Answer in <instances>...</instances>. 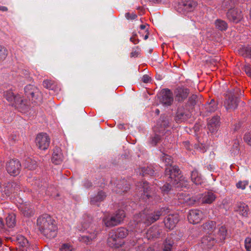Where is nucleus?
Segmentation results:
<instances>
[{"label":"nucleus","mask_w":251,"mask_h":251,"mask_svg":"<svg viewBox=\"0 0 251 251\" xmlns=\"http://www.w3.org/2000/svg\"><path fill=\"white\" fill-rule=\"evenodd\" d=\"M169 211L168 208L164 207L154 212L145 210L136 215L132 225L134 227V231L128 234L127 241L129 244L131 246H134L141 239L140 234L142 230L158 220L161 216L164 215Z\"/></svg>","instance_id":"f257e3e1"},{"label":"nucleus","mask_w":251,"mask_h":251,"mask_svg":"<svg viewBox=\"0 0 251 251\" xmlns=\"http://www.w3.org/2000/svg\"><path fill=\"white\" fill-rule=\"evenodd\" d=\"M37 224L41 232L47 238L52 239L57 235V227L55 221L49 215L39 217Z\"/></svg>","instance_id":"f03ea898"},{"label":"nucleus","mask_w":251,"mask_h":251,"mask_svg":"<svg viewBox=\"0 0 251 251\" xmlns=\"http://www.w3.org/2000/svg\"><path fill=\"white\" fill-rule=\"evenodd\" d=\"M84 234L79 237L80 242L87 245H89L92 242L95 241L100 233V230L98 229L97 226L90 221H84L82 223V228Z\"/></svg>","instance_id":"7ed1b4c3"},{"label":"nucleus","mask_w":251,"mask_h":251,"mask_svg":"<svg viewBox=\"0 0 251 251\" xmlns=\"http://www.w3.org/2000/svg\"><path fill=\"white\" fill-rule=\"evenodd\" d=\"M170 120L166 117H161L158 121L154 131L155 135L151 139V143L155 146L161 140V137L166 134H170L171 130L168 128L170 127Z\"/></svg>","instance_id":"20e7f679"},{"label":"nucleus","mask_w":251,"mask_h":251,"mask_svg":"<svg viewBox=\"0 0 251 251\" xmlns=\"http://www.w3.org/2000/svg\"><path fill=\"white\" fill-rule=\"evenodd\" d=\"M165 176H169V181L176 188L186 187L188 184L187 180L180 175V170L177 167H170L165 169Z\"/></svg>","instance_id":"39448f33"},{"label":"nucleus","mask_w":251,"mask_h":251,"mask_svg":"<svg viewBox=\"0 0 251 251\" xmlns=\"http://www.w3.org/2000/svg\"><path fill=\"white\" fill-rule=\"evenodd\" d=\"M125 217V211L119 210L114 213L105 215L102 218V222L105 226L111 227L120 224Z\"/></svg>","instance_id":"423d86ee"},{"label":"nucleus","mask_w":251,"mask_h":251,"mask_svg":"<svg viewBox=\"0 0 251 251\" xmlns=\"http://www.w3.org/2000/svg\"><path fill=\"white\" fill-rule=\"evenodd\" d=\"M160 102L164 106H171L174 102L173 92L169 89H163L159 93Z\"/></svg>","instance_id":"0eeeda50"},{"label":"nucleus","mask_w":251,"mask_h":251,"mask_svg":"<svg viewBox=\"0 0 251 251\" xmlns=\"http://www.w3.org/2000/svg\"><path fill=\"white\" fill-rule=\"evenodd\" d=\"M197 5V2L194 0H181L179 3L177 10L179 13L185 14L193 11Z\"/></svg>","instance_id":"6e6552de"},{"label":"nucleus","mask_w":251,"mask_h":251,"mask_svg":"<svg viewBox=\"0 0 251 251\" xmlns=\"http://www.w3.org/2000/svg\"><path fill=\"white\" fill-rule=\"evenodd\" d=\"M35 143L38 149L46 150L50 146V138L47 133H40L36 136Z\"/></svg>","instance_id":"1a4fd4ad"},{"label":"nucleus","mask_w":251,"mask_h":251,"mask_svg":"<svg viewBox=\"0 0 251 251\" xmlns=\"http://www.w3.org/2000/svg\"><path fill=\"white\" fill-rule=\"evenodd\" d=\"M21 165L20 161L16 159L9 160L6 164V170L11 176H16L19 174Z\"/></svg>","instance_id":"9d476101"},{"label":"nucleus","mask_w":251,"mask_h":251,"mask_svg":"<svg viewBox=\"0 0 251 251\" xmlns=\"http://www.w3.org/2000/svg\"><path fill=\"white\" fill-rule=\"evenodd\" d=\"M228 20L233 23H238L243 18V15L241 10L238 8L230 9L226 13Z\"/></svg>","instance_id":"9b49d317"},{"label":"nucleus","mask_w":251,"mask_h":251,"mask_svg":"<svg viewBox=\"0 0 251 251\" xmlns=\"http://www.w3.org/2000/svg\"><path fill=\"white\" fill-rule=\"evenodd\" d=\"M174 93L176 100L181 102L187 99L190 93V90L184 86H178L175 89Z\"/></svg>","instance_id":"f8f14e48"},{"label":"nucleus","mask_w":251,"mask_h":251,"mask_svg":"<svg viewBox=\"0 0 251 251\" xmlns=\"http://www.w3.org/2000/svg\"><path fill=\"white\" fill-rule=\"evenodd\" d=\"M203 218L202 212L198 209H192L190 210L188 215L189 222L193 224L199 223Z\"/></svg>","instance_id":"ddd939ff"},{"label":"nucleus","mask_w":251,"mask_h":251,"mask_svg":"<svg viewBox=\"0 0 251 251\" xmlns=\"http://www.w3.org/2000/svg\"><path fill=\"white\" fill-rule=\"evenodd\" d=\"M107 244L109 246L112 248H119L123 244V242L117 236L114 230L111 231L109 233L107 239Z\"/></svg>","instance_id":"4468645a"},{"label":"nucleus","mask_w":251,"mask_h":251,"mask_svg":"<svg viewBox=\"0 0 251 251\" xmlns=\"http://www.w3.org/2000/svg\"><path fill=\"white\" fill-rule=\"evenodd\" d=\"M239 102L238 99L230 94L226 95V99L225 101L224 105L227 110L235 109L238 106Z\"/></svg>","instance_id":"2eb2a0df"},{"label":"nucleus","mask_w":251,"mask_h":251,"mask_svg":"<svg viewBox=\"0 0 251 251\" xmlns=\"http://www.w3.org/2000/svg\"><path fill=\"white\" fill-rule=\"evenodd\" d=\"M178 221L177 214H170L165 218L164 223L166 228L172 229L175 227Z\"/></svg>","instance_id":"dca6fc26"},{"label":"nucleus","mask_w":251,"mask_h":251,"mask_svg":"<svg viewBox=\"0 0 251 251\" xmlns=\"http://www.w3.org/2000/svg\"><path fill=\"white\" fill-rule=\"evenodd\" d=\"M217 242L215 235L211 234L203 236L201 240L202 247L207 249L212 247Z\"/></svg>","instance_id":"f3484780"},{"label":"nucleus","mask_w":251,"mask_h":251,"mask_svg":"<svg viewBox=\"0 0 251 251\" xmlns=\"http://www.w3.org/2000/svg\"><path fill=\"white\" fill-rule=\"evenodd\" d=\"M220 117L218 116H214L208 121L207 128L209 131L212 133L217 131L220 126Z\"/></svg>","instance_id":"a211bd4d"},{"label":"nucleus","mask_w":251,"mask_h":251,"mask_svg":"<svg viewBox=\"0 0 251 251\" xmlns=\"http://www.w3.org/2000/svg\"><path fill=\"white\" fill-rule=\"evenodd\" d=\"M64 156L59 147H56L53 150L51 158L52 162L55 164H59L63 160Z\"/></svg>","instance_id":"6ab92c4d"},{"label":"nucleus","mask_w":251,"mask_h":251,"mask_svg":"<svg viewBox=\"0 0 251 251\" xmlns=\"http://www.w3.org/2000/svg\"><path fill=\"white\" fill-rule=\"evenodd\" d=\"M235 210L242 216L247 217L250 214V209L247 204L243 202L237 204Z\"/></svg>","instance_id":"aec40b11"},{"label":"nucleus","mask_w":251,"mask_h":251,"mask_svg":"<svg viewBox=\"0 0 251 251\" xmlns=\"http://www.w3.org/2000/svg\"><path fill=\"white\" fill-rule=\"evenodd\" d=\"M138 187L139 192L141 193L140 197L143 199H148L150 197L148 193L150 188L148 183L146 181L140 182Z\"/></svg>","instance_id":"412c9836"},{"label":"nucleus","mask_w":251,"mask_h":251,"mask_svg":"<svg viewBox=\"0 0 251 251\" xmlns=\"http://www.w3.org/2000/svg\"><path fill=\"white\" fill-rule=\"evenodd\" d=\"M129 189V185L125 179L120 180L116 183V187L114 191L117 193L126 192Z\"/></svg>","instance_id":"4be33fe9"},{"label":"nucleus","mask_w":251,"mask_h":251,"mask_svg":"<svg viewBox=\"0 0 251 251\" xmlns=\"http://www.w3.org/2000/svg\"><path fill=\"white\" fill-rule=\"evenodd\" d=\"M216 228V222L212 221H209L201 226V230L206 233L212 232Z\"/></svg>","instance_id":"5701e85b"},{"label":"nucleus","mask_w":251,"mask_h":251,"mask_svg":"<svg viewBox=\"0 0 251 251\" xmlns=\"http://www.w3.org/2000/svg\"><path fill=\"white\" fill-rule=\"evenodd\" d=\"M160 234L159 229L157 226H153L150 228L146 233V237L148 239L158 238Z\"/></svg>","instance_id":"b1692460"},{"label":"nucleus","mask_w":251,"mask_h":251,"mask_svg":"<svg viewBox=\"0 0 251 251\" xmlns=\"http://www.w3.org/2000/svg\"><path fill=\"white\" fill-rule=\"evenodd\" d=\"M105 197L106 195L104 192L100 191L97 196L91 198L90 203L91 205L99 206V203L102 201Z\"/></svg>","instance_id":"393cba45"},{"label":"nucleus","mask_w":251,"mask_h":251,"mask_svg":"<svg viewBox=\"0 0 251 251\" xmlns=\"http://www.w3.org/2000/svg\"><path fill=\"white\" fill-rule=\"evenodd\" d=\"M27 98L29 99V100L35 104H39L42 100V95L39 89L38 93H35L34 92H33L32 94L27 96Z\"/></svg>","instance_id":"a878e982"},{"label":"nucleus","mask_w":251,"mask_h":251,"mask_svg":"<svg viewBox=\"0 0 251 251\" xmlns=\"http://www.w3.org/2000/svg\"><path fill=\"white\" fill-rule=\"evenodd\" d=\"M190 117L188 112L183 111L181 109H178L176 115V119L177 122H181L186 120Z\"/></svg>","instance_id":"bb28decb"},{"label":"nucleus","mask_w":251,"mask_h":251,"mask_svg":"<svg viewBox=\"0 0 251 251\" xmlns=\"http://www.w3.org/2000/svg\"><path fill=\"white\" fill-rule=\"evenodd\" d=\"M227 236V230L224 226L219 227L217 232V237L216 239L218 242H223Z\"/></svg>","instance_id":"cd10ccee"},{"label":"nucleus","mask_w":251,"mask_h":251,"mask_svg":"<svg viewBox=\"0 0 251 251\" xmlns=\"http://www.w3.org/2000/svg\"><path fill=\"white\" fill-rule=\"evenodd\" d=\"M216 199L215 195L211 192L205 193L202 197L201 202L204 203H211Z\"/></svg>","instance_id":"c85d7f7f"},{"label":"nucleus","mask_w":251,"mask_h":251,"mask_svg":"<svg viewBox=\"0 0 251 251\" xmlns=\"http://www.w3.org/2000/svg\"><path fill=\"white\" fill-rule=\"evenodd\" d=\"M21 210L24 216L29 217L34 214L33 209L27 204H24L21 206Z\"/></svg>","instance_id":"c756f323"},{"label":"nucleus","mask_w":251,"mask_h":251,"mask_svg":"<svg viewBox=\"0 0 251 251\" xmlns=\"http://www.w3.org/2000/svg\"><path fill=\"white\" fill-rule=\"evenodd\" d=\"M15 215L14 213L9 214L5 218L6 224L10 228L13 227L16 225Z\"/></svg>","instance_id":"7c9ffc66"},{"label":"nucleus","mask_w":251,"mask_h":251,"mask_svg":"<svg viewBox=\"0 0 251 251\" xmlns=\"http://www.w3.org/2000/svg\"><path fill=\"white\" fill-rule=\"evenodd\" d=\"M174 244L171 238H167L163 244L162 251H173Z\"/></svg>","instance_id":"2f4dec72"},{"label":"nucleus","mask_w":251,"mask_h":251,"mask_svg":"<svg viewBox=\"0 0 251 251\" xmlns=\"http://www.w3.org/2000/svg\"><path fill=\"white\" fill-rule=\"evenodd\" d=\"M191 180L196 185L201 184L202 179L197 170H194L191 173Z\"/></svg>","instance_id":"473e14b6"},{"label":"nucleus","mask_w":251,"mask_h":251,"mask_svg":"<svg viewBox=\"0 0 251 251\" xmlns=\"http://www.w3.org/2000/svg\"><path fill=\"white\" fill-rule=\"evenodd\" d=\"M114 231L121 240L122 239L126 237L129 234L128 230L122 227L118 228L116 230Z\"/></svg>","instance_id":"72a5a7b5"},{"label":"nucleus","mask_w":251,"mask_h":251,"mask_svg":"<svg viewBox=\"0 0 251 251\" xmlns=\"http://www.w3.org/2000/svg\"><path fill=\"white\" fill-rule=\"evenodd\" d=\"M217 28L221 31L226 30L228 27L227 24L222 20L218 19L215 22Z\"/></svg>","instance_id":"f704fd0d"},{"label":"nucleus","mask_w":251,"mask_h":251,"mask_svg":"<svg viewBox=\"0 0 251 251\" xmlns=\"http://www.w3.org/2000/svg\"><path fill=\"white\" fill-rule=\"evenodd\" d=\"M166 177H168L167 182L166 184H165L162 187L160 188L161 191L163 194H168L169 191L172 189V187H174L172 185V183L169 181V176H166Z\"/></svg>","instance_id":"c9c22d12"},{"label":"nucleus","mask_w":251,"mask_h":251,"mask_svg":"<svg viewBox=\"0 0 251 251\" xmlns=\"http://www.w3.org/2000/svg\"><path fill=\"white\" fill-rule=\"evenodd\" d=\"M154 174V171L151 167H148L147 168L145 167L141 169L140 174L142 176L149 175L152 176Z\"/></svg>","instance_id":"e433bc0d"},{"label":"nucleus","mask_w":251,"mask_h":251,"mask_svg":"<svg viewBox=\"0 0 251 251\" xmlns=\"http://www.w3.org/2000/svg\"><path fill=\"white\" fill-rule=\"evenodd\" d=\"M33 92L38 93V88L32 85H28L25 87V93L26 97L32 94Z\"/></svg>","instance_id":"4c0bfd02"},{"label":"nucleus","mask_w":251,"mask_h":251,"mask_svg":"<svg viewBox=\"0 0 251 251\" xmlns=\"http://www.w3.org/2000/svg\"><path fill=\"white\" fill-rule=\"evenodd\" d=\"M161 160L165 163V165L170 166H168L166 169L170 167H176V166H172L173 160L171 157L167 154L162 153V156L161 157Z\"/></svg>","instance_id":"58836bf2"},{"label":"nucleus","mask_w":251,"mask_h":251,"mask_svg":"<svg viewBox=\"0 0 251 251\" xmlns=\"http://www.w3.org/2000/svg\"><path fill=\"white\" fill-rule=\"evenodd\" d=\"M217 108V105L214 100H211L209 103L206 104L205 107L206 111L208 113L214 112Z\"/></svg>","instance_id":"ea45409f"},{"label":"nucleus","mask_w":251,"mask_h":251,"mask_svg":"<svg viewBox=\"0 0 251 251\" xmlns=\"http://www.w3.org/2000/svg\"><path fill=\"white\" fill-rule=\"evenodd\" d=\"M236 3V0H224L222 4L223 9H233L232 7L234 6Z\"/></svg>","instance_id":"a19ab883"},{"label":"nucleus","mask_w":251,"mask_h":251,"mask_svg":"<svg viewBox=\"0 0 251 251\" xmlns=\"http://www.w3.org/2000/svg\"><path fill=\"white\" fill-rule=\"evenodd\" d=\"M239 53L245 57L251 58V47L241 49Z\"/></svg>","instance_id":"79ce46f5"},{"label":"nucleus","mask_w":251,"mask_h":251,"mask_svg":"<svg viewBox=\"0 0 251 251\" xmlns=\"http://www.w3.org/2000/svg\"><path fill=\"white\" fill-rule=\"evenodd\" d=\"M25 166L29 170L34 169L36 167V162L30 158H27L25 161Z\"/></svg>","instance_id":"37998d69"},{"label":"nucleus","mask_w":251,"mask_h":251,"mask_svg":"<svg viewBox=\"0 0 251 251\" xmlns=\"http://www.w3.org/2000/svg\"><path fill=\"white\" fill-rule=\"evenodd\" d=\"M17 105L22 106L23 104L24 105H27L28 103L27 102H25L24 100L21 97L20 95H15L14 99L13 101Z\"/></svg>","instance_id":"c03bdc74"},{"label":"nucleus","mask_w":251,"mask_h":251,"mask_svg":"<svg viewBox=\"0 0 251 251\" xmlns=\"http://www.w3.org/2000/svg\"><path fill=\"white\" fill-rule=\"evenodd\" d=\"M198 102V96L196 94H193L188 99V104L194 106Z\"/></svg>","instance_id":"a18cd8bd"},{"label":"nucleus","mask_w":251,"mask_h":251,"mask_svg":"<svg viewBox=\"0 0 251 251\" xmlns=\"http://www.w3.org/2000/svg\"><path fill=\"white\" fill-rule=\"evenodd\" d=\"M1 192L3 198L7 197L13 193L12 190L10 189L9 187H7V184L1 187Z\"/></svg>","instance_id":"49530a36"},{"label":"nucleus","mask_w":251,"mask_h":251,"mask_svg":"<svg viewBox=\"0 0 251 251\" xmlns=\"http://www.w3.org/2000/svg\"><path fill=\"white\" fill-rule=\"evenodd\" d=\"M8 54V50L6 48L0 45V60H4Z\"/></svg>","instance_id":"de8ad7c7"},{"label":"nucleus","mask_w":251,"mask_h":251,"mask_svg":"<svg viewBox=\"0 0 251 251\" xmlns=\"http://www.w3.org/2000/svg\"><path fill=\"white\" fill-rule=\"evenodd\" d=\"M7 187H9L10 189L12 190V192L18 191L20 189V185L15 182H8L7 184Z\"/></svg>","instance_id":"09e8293b"},{"label":"nucleus","mask_w":251,"mask_h":251,"mask_svg":"<svg viewBox=\"0 0 251 251\" xmlns=\"http://www.w3.org/2000/svg\"><path fill=\"white\" fill-rule=\"evenodd\" d=\"M32 184H34V185L37 186L39 188H41V191H45V189L47 187V184L44 182H43L42 181H40V179H36L34 183H32Z\"/></svg>","instance_id":"8fccbe9b"},{"label":"nucleus","mask_w":251,"mask_h":251,"mask_svg":"<svg viewBox=\"0 0 251 251\" xmlns=\"http://www.w3.org/2000/svg\"><path fill=\"white\" fill-rule=\"evenodd\" d=\"M43 85L44 87L53 90L54 89L55 86L53 84V81L50 80H46L43 81Z\"/></svg>","instance_id":"3c124183"},{"label":"nucleus","mask_w":251,"mask_h":251,"mask_svg":"<svg viewBox=\"0 0 251 251\" xmlns=\"http://www.w3.org/2000/svg\"><path fill=\"white\" fill-rule=\"evenodd\" d=\"M4 96L6 99L8 101L12 102L14 99V94L12 91H7L4 93Z\"/></svg>","instance_id":"603ef678"},{"label":"nucleus","mask_w":251,"mask_h":251,"mask_svg":"<svg viewBox=\"0 0 251 251\" xmlns=\"http://www.w3.org/2000/svg\"><path fill=\"white\" fill-rule=\"evenodd\" d=\"M248 184L249 183L248 181H239L238 183H236V187L238 188L244 190L245 189L246 187L248 185Z\"/></svg>","instance_id":"864d4df0"},{"label":"nucleus","mask_w":251,"mask_h":251,"mask_svg":"<svg viewBox=\"0 0 251 251\" xmlns=\"http://www.w3.org/2000/svg\"><path fill=\"white\" fill-rule=\"evenodd\" d=\"M60 251H73V248L69 244H64L60 249Z\"/></svg>","instance_id":"5fc2aeb1"},{"label":"nucleus","mask_w":251,"mask_h":251,"mask_svg":"<svg viewBox=\"0 0 251 251\" xmlns=\"http://www.w3.org/2000/svg\"><path fill=\"white\" fill-rule=\"evenodd\" d=\"M140 52V49L138 46L133 48L132 52L130 53V57H136L138 56Z\"/></svg>","instance_id":"6e6d98bb"},{"label":"nucleus","mask_w":251,"mask_h":251,"mask_svg":"<svg viewBox=\"0 0 251 251\" xmlns=\"http://www.w3.org/2000/svg\"><path fill=\"white\" fill-rule=\"evenodd\" d=\"M245 246L247 251H251V238L248 237L245 239Z\"/></svg>","instance_id":"4d7b16f0"},{"label":"nucleus","mask_w":251,"mask_h":251,"mask_svg":"<svg viewBox=\"0 0 251 251\" xmlns=\"http://www.w3.org/2000/svg\"><path fill=\"white\" fill-rule=\"evenodd\" d=\"M244 139L249 145L251 146V132L246 133L244 137Z\"/></svg>","instance_id":"13d9d810"},{"label":"nucleus","mask_w":251,"mask_h":251,"mask_svg":"<svg viewBox=\"0 0 251 251\" xmlns=\"http://www.w3.org/2000/svg\"><path fill=\"white\" fill-rule=\"evenodd\" d=\"M125 17L127 20H134L137 18V15L132 12L130 13L129 12L126 13Z\"/></svg>","instance_id":"bf43d9fd"},{"label":"nucleus","mask_w":251,"mask_h":251,"mask_svg":"<svg viewBox=\"0 0 251 251\" xmlns=\"http://www.w3.org/2000/svg\"><path fill=\"white\" fill-rule=\"evenodd\" d=\"M136 35L137 34L135 32H133L132 36L130 38V41L134 44H138L140 41L139 39H136V37H135Z\"/></svg>","instance_id":"052dcab7"},{"label":"nucleus","mask_w":251,"mask_h":251,"mask_svg":"<svg viewBox=\"0 0 251 251\" xmlns=\"http://www.w3.org/2000/svg\"><path fill=\"white\" fill-rule=\"evenodd\" d=\"M233 150L231 151V153L233 154L238 153L239 152V144L238 143L235 142L233 145Z\"/></svg>","instance_id":"680f3d73"},{"label":"nucleus","mask_w":251,"mask_h":251,"mask_svg":"<svg viewBox=\"0 0 251 251\" xmlns=\"http://www.w3.org/2000/svg\"><path fill=\"white\" fill-rule=\"evenodd\" d=\"M244 70L246 74L251 77V67L249 65L245 66Z\"/></svg>","instance_id":"e2e57ef3"},{"label":"nucleus","mask_w":251,"mask_h":251,"mask_svg":"<svg viewBox=\"0 0 251 251\" xmlns=\"http://www.w3.org/2000/svg\"><path fill=\"white\" fill-rule=\"evenodd\" d=\"M151 77L148 75L143 76L142 80L144 83H149L151 81Z\"/></svg>","instance_id":"0e129e2a"},{"label":"nucleus","mask_w":251,"mask_h":251,"mask_svg":"<svg viewBox=\"0 0 251 251\" xmlns=\"http://www.w3.org/2000/svg\"><path fill=\"white\" fill-rule=\"evenodd\" d=\"M197 149H198V150H199L201 151L202 152H204L206 151L205 147L202 144L199 147H197Z\"/></svg>","instance_id":"69168bd1"},{"label":"nucleus","mask_w":251,"mask_h":251,"mask_svg":"<svg viewBox=\"0 0 251 251\" xmlns=\"http://www.w3.org/2000/svg\"><path fill=\"white\" fill-rule=\"evenodd\" d=\"M84 185L86 188H89L92 186V183L88 180H86L84 183Z\"/></svg>","instance_id":"338daca9"},{"label":"nucleus","mask_w":251,"mask_h":251,"mask_svg":"<svg viewBox=\"0 0 251 251\" xmlns=\"http://www.w3.org/2000/svg\"><path fill=\"white\" fill-rule=\"evenodd\" d=\"M0 10L2 11H7L8 10V8L3 6H0Z\"/></svg>","instance_id":"774afa93"}]
</instances>
